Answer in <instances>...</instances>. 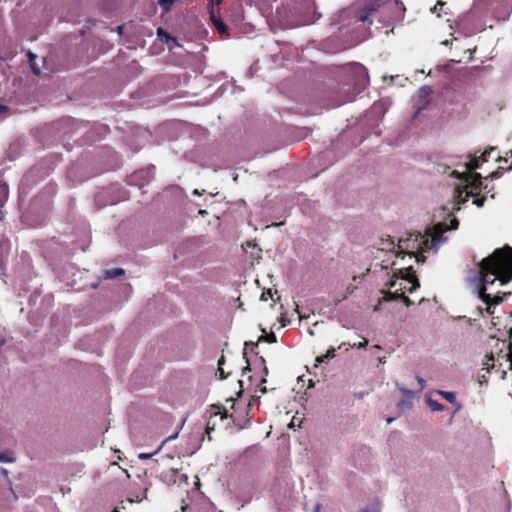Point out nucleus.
<instances>
[{
    "instance_id": "obj_1",
    "label": "nucleus",
    "mask_w": 512,
    "mask_h": 512,
    "mask_svg": "<svg viewBox=\"0 0 512 512\" xmlns=\"http://www.w3.org/2000/svg\"><path fill=\"white\" fill-rule=\"evenodd\" d=\"M478 268V296L487 304V312L492 314L491 306L499 305L511 293L500 295V292H498L497 295L492 297L486 293L487 285L493 284L496 280L504 285L512 280V247L505 245L502 248L495 249L491 255L480 261Z\"/></svg>"
},
{
    "instance_id": "obj_2",
    "label": "nucleus",
    "mask_w": 512,
    "mask_h": 512,
    "mask_svg": "<svg viewBox=\"0 0 512 512\" xmlns=\"http://www.w3.org/2000/svg\"><path fill=\"white\" fill-rule=\"evenodd\" d=\"M430 244L431 240L427 234L410 233L408 237L398 240L396 257L403 260L407 255L410 259L415 258L417 263H424L426 257L423 252L430 249Z\"/></svg>"
},
{
    "instance_id": "obj_3",
    "label": "nucleus",
    "mask_w": 512,
    "mask_h": 512,
    "mask_svg": "<svg viewBox=\"0 0 512 512\" xmlns=\"http://www.w3.org/2000/svg\"><path fill=\"white\" fill-rule=\"evenodd\" d=\"M396 265L397 262L392 263L393 276L385 285L388 289L401 287L405 294V291L412 293L420 287L415 270L411 265L394 268Z\"/></svg>"
},
{
    "instance_id": "obj_4",
    "label": "nucleus",
    "mask_w": 512,
    "mask_h": 512,
    "mask_svg": "<svg viewBox=\"0 0 512 512\" xmlns=\"http://www.w3.org/2000/svg\"><path fill=\"white\" fill-rule=\"evenodd\" d=\"M481 161L479 157H471L470 161L466 163V168L468 170L466 176L467 186L466 188H470V192L468 194L474 195V190L481 191L482 186V176L480 173L475 172L476 169L480 168Z\"/></svg>"
},
{
    "instance_id": "obj_5",
    "label": "nucleus",
    "mask_w": 512,
    "mask_h": 512,
    "mask_svg": "<svg viewBox=\"0 0 512 512\" xmlns=\"http://www.w3.org/2000/svg\"><path fill=\"white\" fill-rule=\"evenodd\" d=\"M342 68L346 73L353 75L355 85L365 87L368 84V72L362 64L353 62L343 65Z\"/></svg>"
},
{
    "instance_id": "obj_6",
    "label": "nucleus",
    "mask_w": 512,
    "mask_h": 512,
    "mask_svg": "<svg viewBox=\"0 0 512 512\" xmlns=\"http://www.w3.org/2000/svg\"><path fill=\"white\" fill-rule=\"evenodd\" d=\"M394 291H391V289L388 290H381V293L383 294L382 298L379 299L377 305L374 307V311H379L381 309V305L383 302L393 301V300H402L404 304L409 307L413 305V301L405 296L403 293V288L397 287L393 288Z\"/></svg>"
},
{
    "instance_id": "obj_7",
    "label": "nucleus",
    "mask_w": 512,
    "mask_h": 512,
    "mask_svg": "<svg viewBox=\"0 0 512 512\" xmlns=\"http://www.w3.org/2000/svg\"><path fill=\"white\" fill-rule=\"evenodd\" d=\"M209 418L206 426V433L209 435L211 431H213L217 425V418L219 417L220 421H223L230 417L227 409L223 405H211L208 410Z\"/></svg>"
},
{
    "instance_id": "obj_8",
    "label": "nucleus",
    "mask_w": 512,
    "mask_h": 512,
    "mask_svg": "<svg viewBox=\"0 0 512 512\" xmlns=\"http://www.w3.org/2000/svg\"><path fill=\"white\" fill-rule=\"evenodd\" d=\"M432 88L430 86H422L418 89L414 96V105L418 112L425 109L430 101V95L432 94Z\"/></svg>"
},
{
    "instance_id": "obj_9",
    "label": "nucleus",
    "mask_w": 512,
    "mask_h": 512,
    "mask_svg": "<svg viewBox=\"0 0 512 512\" xmlns=\"http://www.w3.org/2000/svg\"><path fill=\"white\" fill-rule=\"evenodd\" d=\"M210 19L220 35H228V27L220 17H217L213 8L210 10Z\"/></svg>"
},
{
    "instance_id": "obj_10",
    "label": "nucleus",
    "mask_w": 512,
    "mask_h": 512,
    "mask_svg": "<svg viewBox=\"0 0 512 512\" xmlns=\"http://www.w3.org/2000/svg\"><path fill=\"white\" fill-rule=\"evenodd\" d=\"M439 395L446 401L450 402L451 404L456 406V410H459L461 408V405L456 401V395L454 392H448V391H438Z\"/></svg>"
},
{
    "instance_id": "obj_11",
    "label": "nucleus",
    "mask_w": 512,
    "mask_h": 512,
    "mask_svg": "<svg viewBox=\"0 0 512 512\" xmlns=\"http://www.w3.org/2000/svg\"><path fill=\"white\" fill-rule=\"evenodd\" d=\"M258 343L256 342H245V350L250 349L251 352H254L255 349H257ZM247 353L244 351L243 357L246 359V366L243 368V373H246V371H250V363L247 359Z\"/></svg>"
},
{
    "instance_id": "obj_12",
    "label": "nucleus",
    "mask_w": 512,
    "mask_h": 512,
    "mask_svg": "<svg viewBox=\"0 0 512 512\" xmlns=\"http://www.w3.org/2000/svg\"><path fill=\"white\" fill-rule=\"evenodd\" d=\"M125 271L122 268H114L105 271L106 278L114 279L120 276H123Z\"/></svg>"
},
{
    "instance_id": "obj_13",
    "label": "nucleus",
    "mask_w": 512,
    "mask_h": 512,
    "mask_svg": "<svg viewBox=\"0 0 512 512\" xmlns=\"http://www.w3.org/2000/svg\"><path fill=\"white\" fill-rule=\"evenodd\" d=\"M427 404L429 406V408L432 410V411H437V412H440V411H443L444 410V405L441 404L440 402L436 401V400H433L431 398H429L427 400Z\"/></svg>"
},
{
    "instance_id": "obj_14",
    "label": "nucleus",
    "mask_w": 512,
    "mask_h": 512,
    "mask_svg": "<svg viewBox=\"0 0 512 512\" xmlns=\"http://www.w3.org/2000/svg\"><path fill=\"white\" fill-rule=\"evenodd\" d=\"M293 1L306 10H311L315 6V0H293Z\"/></svg>"
},
{
    "instance_id": "obj_15",
    "label": "nucleus",
    "mask_w": 512,
    "mask_h": 512,
    "mask_svg": "<svg viewBox=\"0 0 512 512\" xmlns=\"http://www.w3.org/2000/svg\"><path fill=\"white\" fill-rule=\"evenodd\" d=\"M469 192H470V190H469V191H467V193H469ZM480 192H481V191H476V190H474V195L467 194V196H473V197H475V199L473 200V204H475V205H476V206H478V207H482V206L484 205L485 200H486V197H485V196L478 197V195H479V193H480Z\"/></svg>"
},
{
    "instance_id": "obj_16",
    "label": "nucleus",
    "mask_w": 512,
    "mask_h": 512,
    "mask_svg": "<svg viewBox=\"0 0 512 512\" xmlns=\"http://www.w3.org/2000/svg\"><path fill=\"white\" fill-rule=\"evenodd\" d=\"M8 197V186L6 183L0 182V206L6 201Z\"/></svg>"
},
{
    "instance_id": "obj_17",
    "label": "nucleus",
    "mask_w": 512,
    "mask_h": 512,
    "mask_svg": "<svg viewBox=\"0 0 512 512\" xmlns=\"http://www.w3.org/2000/svg\"><path fill=\"white\" fill-rule=\"evenodd\" d=\"M15 460L13 453L10 451L0 453V462L10 463Z\"/></svg>"
},
{
    "instance_id": "obj_18",
    "label": "nucleus",
    "mask_w": 512,
    "mask_h": 512,
    "mask_svg": "<svg viewBox=\"0 0 512 512\" xmlns=\"http://www.w3.org/2000/svg\"><path fill=\"white\" fill-rule=\"evenodd\" d=\"M177 0H158V4L164 11H169Z\"/></svg>"
},
{
    "instance_id": "obj_19",
    "label": "nucleus",
    "mask_w": 512,
    "mask_h": 512,
    "mask_svg": "<svg viewBox=\"0 0 512 512\" xmlns=\"http://www.w3.org/2000/svg\"><path fill=\"white\" fill-rule=\"evenodd\" d=\"M28 56H29V62H30L32 71L34 72L35 75H39L41 72L40 68L34 64V59L36 58V56L34 54H32L31 52L28 53Z\"/></svg>"
},
{
    "instance_id": "obj_20",
    "label": "nucleus",
    "mask_w": 512,
    "mask_h": 512,
    "mask_svg": "<svg viewBox=\"0 0 512 512\" xmlns=\"http://www.w3.org/2000/svg\"><path fill=\"white\" fill-rule=\"evenodd\" d=\"M504 173H505V169L503 167H498L495 171L490 173L489 177L492 180L498 179V178L502 177Z\"/></svg>"
},
{
    "instance_id": "obj_21",
    "label": "nucleus",
    "mask_w": 512,
    "mask_h": 512,
    "mask_svg": "<svg viewBox=\"0 0 512 512\" xmlns=\"http://www.w3.org/2000/svg\"><path fill=\"white\" fill-rule=\"evenodd\" d=\"M493 150L494 149L492 147L484 150V152L479 156V159H480L481 163H484V162L488 161V157H489V155L491 154V152Z\"/></svg>"
},
{
    "instance_id": "obj_22",
    "label": "nucleus",
    "mask_w": 512,
    "mask_h": 512,
    "mask_svg": "<svg viewBox=\"0 0 512 512\" xmlns=\"http://www.w3.org/2000/svg\"><path fill=\"white\" fill-rule=\"evenodd\" d=\"M261 340H267L270 343H274V342H276V336H275L274 333H270L267 336H263L262 335V336L259 337V341H261Z\"/></svg>"
},
{
    "instance_id": "obj_23",
    "label": "nucleus",
    "mask_w": 512,
    "mask_h": 512,
    "mask_svg": "<svg viewBox=\"0 0 512 512\" xmlns=\"http://www.w3.org/2000/svg\"><path fill=\"white\" fill-rule=\"evenodd\" d=\"M336 355V349L331 347L327 350L326 354H324V357L328 358V360L333 359Z\"/></svg>"
},
{
    "instance_id": "obj_24",
    "label": "nucleus",
    "mask_w": 512,
    "mask_h": 512,
    "mask_svg": "<svg viewBox=\"0 0 512 512\" xmlns=\"http://www.w3.org/2000/svg\"><path fill=\"white\" fill-rule=\"evenodd\" d=\"M368 345V340L366 338H362V341L359 343H354L351 347H356L358 349L365 348Z\"/></svg>"
},
{
    "instance_id": "obj_25",
    "label": "nucleus",
    "mask_w": 512,
    "mask_h": 512,
    "mask_svg": "<svg viewBox=\"0 0 512 512\" xmlns=\"http://www.w3.org/2000/svg\"><path fill=\"white\" fill-rule=\"evenodd\" d=\"M217 374L219 375L220 379H226L228 377V374L225 373L222 367H218Z\"/></svg>"
},
{
    "instance_id": "obj_26",
    "label": "nucleus",
    "mask_w": 512,
    "mask_h": 512,
    "mask_svg": "<svg viewBox=\"0 0 512 512\" xmlns=\"http://www.w3.org/2000/svg\"><path fill=\"white\" fill-rule=\"evenodd\" d=\"M358 20L361 21V22L368 21L369 23H372V21L368 19V15L366 13H360L358 15Z\"/></svg>"
},
{
    "instance_id": "obj_27",
    "label": "nucleus",
    "mask_w": 512,
    "mask_h": 512,
    "mask_svg": "<svg viewBox=\"0 0 512 512\" xmlns=\"http://www.w3.org/2000/svg\"><path fill=\"white\" fill-rule=\"evenodd\" d=\"M445 5V2L443 1H437L435 4L433 11H441L443 9V6Z\"/></svg>"
},
{
    "instance_id": "obj_28",
    "label": "nucleus",
    "mask_w": 512,
    "mask_h": 512,
    "mask_svg": "<svg viewBox=\"0 0 512 512\" xmlns=\"http://www.w3.org/2000/svg\"><path fill=\"white\" fill-rule=\"evenodd\" d=\"M507 358L510 363V369H512V341L509 344V352L507 354Z\"/></svg>"
},
{
    "instance_id": "obj_29",
    "label": "nucleus",
    "mask_w": 512,
    "mask_h": 512,
    "mask_svg": "<svg viewBox=\"0 0 512 512\" xmlns=\"http://www.w3.org/2000/svg\"><path fill=\"white\" fill-rule=\"evenodd\" d=\"M315 361H316V366H317L318 364L327 362L328 358L324 357V354H323V355L317 356Z\"/></svg>"
},
{
    "instance_id": "obj_30",
    "label": "nucleus",
    "mask_w": 512,
    "mask_h": 512,
    "mask_svg": "<svg viewBox=\"0 0 512 512\" xmlns=\"http://www.w3.org/2000/svg\"><path fill=\"white\" fill-rule=\"evenodd\" d=\"M265 383H266V378L264 377V378L262 379V381H261V384L259 385V391H260L261 393H263V394L267 392V388H266V386L264 385Z\"/></svg>"
},
{
    "instance_id": "obj_31",
    "label": "nucleus",
    "mask_w": 512,
    "mask_h": 512,
    "mask_svg": "<svg viewBox=\"0 0 512 512\" xmlns=\"http://www.w3.org/2000/svg\"><path fill=\"white\" fill-rule=\"evenodd\" d=\"M482 189L488 194V193H491L494 190V185H491V187H489V185L486 184L484 187L481 186V190Z\"/></svg>"
},
{
    "instance_id": "obj_32",
    "label": "nucleus",
    "mask_w": 512,
    "mask_h": 512,
    "mask_svg": "<svg viewBox=\"0 0 512 512\" xmlns=\"http://www.w3.org/2000/svg\"><path fill=\"white\" fill-rule=\"evenodd\" d=\"M271 297L272 298V293H271V290L268 289L267 292H263L262 295H261V299L262 300H267V297Z\"/></svg>"
},
{
    "instance_id": "obj_33",
    "label": "nucleus",
    "mask_w": 512,
    "mask_h": 512,
    "mask_svg": "<svg viewBox=\"0 0 512 512\" xmlns=\"http://www.w3.org/2000/svg\"><path fill=\"white\" fill-rule=\"evenodd\" d=\"M271 297L272 298V293H271V290L268 289L267 292H263L262 295H261V299L262 300H267V297Z\"/></svg>"
},
{
    "instance_id": "obj_34",
    "label": "nucleus",
    "mask_w": 512,
    "mask_h": 512,
    "mask_svg": "<svg viewBox=\"0 0 512 512\" xmlns=\"http://www.w3.org/2000/svg\"><path fill=\"white\" fill-rule=\"evenodd\" d=\"M153 454H149V453H140L139 454V458L140 459H150L152 457Z\"/></svg>"
},
{
    "instance_id": "obj_35",
    "label": "nucleus",
    "mask_w": 512,
    "mask_h": 512,
    "mask_svg": "<svg viewBox=\"0 0 512 512\" xmlns=\"http://www.w3.org/2000/svg\"><path fill=\"white\" fill-rule=\"evenodd\" d=\"M458 224H459V223H458V220H457V219H453V220L451 221V227H452V229H457V228H458Z\"/></svg>"
},
{
    "instance_id": "obj_36",
    "label": "nucleus",
    "mask_w": 512,
    "mask_h": 512,
    "mask_svg": "<svg viewBox=\"0 0 512 512\" xmlns=\"http://www.w3.org/2000/svg\"><path fill=\"white\" fill-rule=\"evenodd\" d=\"M225 363V357L221 356L218 360V367H222V365Z\"/></svg>"
},
{
    "instance_id": "obj_37",
    "label": "nucleus",
    "mask_w": 512,
    "mask_h": 512,
    "mask_svg": "<svg viewBox=\"0 0 512 512\" xmlns=\"http://www.w3.org/2000/svg\"><path fill=\"white\" fill-rule=\"evenodd\" d=\"M263 372H264V375L267 376L268 375V368L266 366H264L263 368Z\"/></svg>"
},
{
    "instance_id": "obj_38",
    "label": "nucleus",
    "mask_w": 512,
    "mask_h": 512,
    "mask_svg": "<svg viewBox=\"0 0 512 512\" xmlns=\"http://www.w3.org/2000/svg\"><path fill=\"white\" fill-rule=\"evenodd\" d=\"M170 472H171L172 476H175L177 473V469H171Z\"/></svg>"
},
{
    "instance_id": "obj_39",
    "label": "nucleus",
    "mask_w": 512,
    "mask_h": 512,
    "mask_svg": "<svg viewBox=\"0 0 512 512\" xmlns=\"http://www.w3.org/2000/svg\"><path fill=\"white\" fill-rule=\"evenodd\" d=\"M199 214H200V215H206V214H207V211H206V210H199Z\"/></svg>"
},
{
    "instance_id": "obj_40",
    "label": "nucleus",
    "mask_w": 512,
    "mask_h": 512,
    "mask_svg": "<svg viewBox=\"0 0 512 512\" xmlns=\"http://www.w3.org/2000/svg\"><path fill=\"white\" fill-rule=\"evenodd\" d=\"M360 512H375V511H372V510H369V509H363Z\"/></svg>"
},
{
    "instance_id": "obj_41",
    "label": "nucleus",
    "mask_w": 512,
    "mask_h": 512,
    "mask_svg": "<svg viewBox=\"0 0 512 512\" xmlns=\"http://www.w3.org/2000/svg\"><path fill=\"white\" fill-rule=\"evenodd\" d=\"M193 194L200 195V192H199L197 189H195V190L193 191Z\"/></svg>"
},
{
    "instance_id": "obj_42",
    "label": "nucleus",
    "mask_w": 512,
    "mask_h": 512,
    "mask_svg": "<svg viewBox=\"0 0 512 512\" xmlns=\"http://www.w3.org/2000/svg\"><path fill=\"white\" fill-rule=\"evenodd\" d=\"M161 33H162V29H161V28H159V29H158V35H161Z\"/></svg>"
},
{
    "instance_id": "obj_43",
    "label": "nucleus",
    "mask_w": 512,
    "mask_h": 512,
    "mask_svg": "<svg viewBox=\"0 0 512 512\" xmlns=\"http://www.w3.org/2000/svg\"><path fill=\"white\" fill-rule=\"evenodd\" d=\"M4 109H6V107H5V106H1V105H0V111H2V110H4Z\"/></svg>"
},
{
    "instance_id": "obj_44",
    "label": "nucleus",
    "mask_w": 512,
    "mask_h": 512,
    "mask_svg": "<svg viewBox=\"0 0 512 512\" xmlns=\"http://www.w3.org/2000/svg\"><path fill=\"white\" fill-rule=\"evenodd\" d=\"M508 171H512V164L508 167Z\"/></svg>"
},
{
    "instance_id": "obj_45",
    "label": "nucleus",
    "mask_w": 512,
    "mask_h": 512,
    "mask_svg": "<svg viewBox=\"0 0 512 512\" xmlns=\"http://www.w3.org/2000/svg\"><path fill=\"white\" fill-rule=\"evenodd\" d=\"M404 405H406V403L404 401L399 404V406H404Z\"/></svg>"
},
{
    "instance_id": "obj_46",
    "label": "nucleus",
    "mask_w": 512,
    "mask_h": 512,
    "mask_svg": "<svg viewBox=\"0 0 512 512\" xmlns=\"http://www.w3.org/2000/svg\"><path fill=\"white\" fill-rule=\"evenodd\" d=\"M392 420H393L392 418H389V419L387 420V422H388V423H391V422H392Z\"/></svg>"
},
{
    "instance_id": "obj_47",
    "label": "nucleus",
    "mask_w": 512,
    "mask_h": 512,
    "mask_svg": "<svg viewBox=\"0 0 512 512\" xmlns=\"http://www.w3.org/2000/svg\"><path fill=\"white\" fill-rule=\"evenodd\" d=\"M181 510H182V512H185L186 511V507H182Z\"/></svg>"
},
{
    "instance_id": "obj_48",
    "label": "nucleus",
    "mask_w": 512,
    "mask_h": 512,
    "mask_svg": "<svg viewBox=\"0 0 512 512\" xmlns=\"http://www.w3.org/2000/svg\"><path fill=\"white\" fill-rule=\"evenodd\" d=\"M343 345H345V343H342L341 345H339L338 348L341 349Z\"/></svg>"
},
{
    "instance_id": "obj_49",
    "label": "nucleus",
    "mask_w": 512,
    "mask_h": 512,
    "mask_svg": "<svg viewBox=\"0 0 512 512\" xmlns=\"http://www.w3.org/2000/svg\"><path fill=\"white\" fill-rule=\"evenodd\" d=\"M248 4H250V0H245Z\"/></svg>"
},
{
    "instance_id": "obj_50",
    "label": "nucleus",
    "mask_w": 512,
    "mask_h": 512,
    "mask_svg": "<svg viewBox=\"0 0 512 512\" xmlns=\"http://www.w3.org/2000/svg\"><path fill=\"white\" fill-rule=\"evenodd\" d=\"M113 512H119L117 509H115Z\"/></svg>"
},
{
    "instance_id": "obj_51",
    "label": "nucleus",
    "mask_w": 512,
    "mask_h": 512,
    "mask_svg": "<svg viewBox=\"0 0 512 512\" xmlns=\"http://www.w3.org/2000/svg\"><path fill=\"white\" fill-rule=\"evenodd\" d=\"M510 156L512 157V150H511V152H510Z\"/></svg>"
},
{
    "instance_id": "obj_52",
    "label": "nucleus",
    "mask_w": 512,
    "mask_h": 512,
    "mask_svg": "<svg viewBox=\"0 0 512 512\" xmlns=\"http://www.w3.org/2000/svg\"><path fill=\"white\" fill-rule=\"evenodd\" d=\"M510 334L512 335V327H511V331H510Z\"/></svg>"
},
{
    "instance_id": "obj_53",
    "label": "nucleus",
    "mask_w": 512,
    "mask_h": 512,
    "mask_svg": "<svg viewBox=\"0 0 512 512\" xmlns=\"http://www.w3.org/2000/svg\"><path fill=\"white\" fill-rule=\"evenodd\" d=\"M176 512H178V511H176Z\"/></svg>"
}]
</instances>
